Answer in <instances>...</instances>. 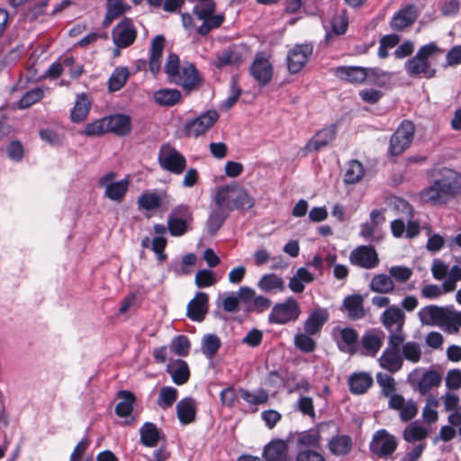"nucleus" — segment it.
Segmentation results:
<instances>
[{"label":"nucleus","instance_id":"f257e3e1","mask_svg":"<svg viewBox=\"0 0 461 461\" xmlns=\"http://www.w3.org/2000/svg\"><path fill=\"white\" fill-rule=\"evenodd\" d=\"M460 194L461 176L448 170L440 178L433 181L430 185L423 188L419 193V196L424 203L431 205H441Z\"/></svg>","mask_w":461,"mask_h":461},{"label":"nucleus","instance_id":"f03ea898","mask_svg":"<svg viewBox=\"0 0 461 461\" xmlns=\"http://www.w3.org/2000/svg\"><path fill=\"white\" fill-rule=\"evenodd\" d=\"M418 316L420 322L425 325L439 326L453 330H456L461 325L460 314L449 307L428 305L419 311Z\"/></svg>","mask_w":461,"mask_h":461},{"label":"nucleus","instance_id":"7ed1b4c3","mask_svg":"<svg viewBox=\"0 0 461 461\" xmlns=\"http://www.w3.org/2000/svg\"><path fill=\"white\" fill-rule=\"evenodd\" d=\"M214 203H221L226 210L230 211L250 209L255 204V199L248 191L239 185H229L217 189Z\"/></svg>","mask_w":461,"mask_h":461},{"label":"nucleus","instance_id":"20e7f679","mask_svg":"<svg viewBox=\"0 0 461 461\" xmlns=\"http://www.w3.org/2000/svg\"><path fill=\"white\" fill-rule=\"evenodd\" d=\"M439 52L436 43L430 42L421 46L416 55L405 63V69L411 77L431 78L436 75V69L431 67L429 59Z\"/></svg>","mask_w":461,"mask_h":461},{"label":"nucleus","instance_id":"39448f33","mask_svg":"<svg viewBox=\"0 0 461 461\" xmlns=\"http://www.w3.org/2000/svg\"><path fill=\"white\" fill-rule=\"evenodd\" d=\"M193 14L196 20L202 22L196 28L197 33L201 36H205L211 31L220 28L225 21L224 14L216 13L215 2L194 4Z\"/></svg>","mask_w":461,"mask_h":461},{"label":"nucleus","instance_id":"423d86ee","mask_svg":"<svg viewBox=\"0 0 461 461\" xmlns=\"http://www.w3.org/2000/svg\"><path fill=\"white\" fill-rule=\"evenodd\" d=\"M302 314L300 303L293 296L273 305L267 321L274 325H286L295 322Z\"/></svg>","mask_w":461,"mask_h":461},{"label":"nucleus","instance_id":"0eeeda50","mask_svg":"<svg viewBox=\"0 0 461 461\" xmlns=\"http://www.w3.org/2000/svg\"><path fill=\"white\" fill-rule=\"evenodd\" d=\"M397 438L385 429L376 430L369 442V451L377 458H391L398 447Z\"/></svg>","mask_w":461,"mask_h":461},{"label":"nucleus","instance_id":"6e6552de","mask_svg":"<svg viewBox=\"0 0 461 461\" xmlns=\"http://www.w3.org/2000/svg\"><path fill=\"white\" fill-rule=\"evenodd\" d=\"M403 341L402 337H388L387 347L378 359L379 366L383 369L394 374L402 367L403 358L401 354V346Z\"/></svg>","mask_w":461,"mask_h":461},{"label":"nucleus","instance_id":"1a4fd4ad","mask_svg":"<svg viewBox=\"0 0 461 461\" xmlns=\"http://www.w3.org/2000/svg\"><path fill=\"white\" fill-rule=\"evenodd\" d=\"M219 119L215 110H208L185 122L183 132L188 138H199L210 131Z\"/></svg>","mask_w":461,"mask_h":461},{"label":"nucleus","instance_id":"9d476101","mask_svg":"<svg viewBox=\"0 0 461 461\" xmlns=\"http://www.w3.org/2000/svg\"><path fill=\"white\" fill-rule=\"evenodd\" d=\"M158 161L163 169L176 175L182 174L186 167L185 158L168 144L161 146L158 151Z\"/></svg>","mask_w":461,"mask_h":461},{"label":"nucleus","instance_id":"9b49d317","mask_svg":"<svg viewBox=\"0 0 461 461\" xmlns=\"http://www.w3.org/2000/svg\"><path fill=\"white\" fill-rule=\"evenodd\" d=\"M414 125L410 121H403L392 135L389 141V153L399 156L407 149L414 137Z\"/></svg>","mask_w":461,"mask_h":461},{"label":"nucleus","instance_id":"f8f14e48","mask_svg":"<svg viewBox=\"0 0 461 461\" xmlns=\"http://www.w3.org/2000/svg\"><path fill=\"white\" fill-rule=\"evenodd\" d=\"M406 316L402 309L397 305H391L380 315V321L390 333L389 336L402 337L405 340L403 327Z\"/></svg>","mask_w":461,"mask_h":461},{"label":"nucleus","instance_id":"ddd939ff","mask_svg":"<svg viewBox=\"0 0 461 461\" xmlns=\"http://www.w3.org/2000/svg\"><path fill=\"white\" fill-rule=\"evenodd\" d=\"M239 297L249 312L262 313L268 310L272 304L269 298L257 294L256 291L249 286L240 287Z\"/></svg>","mask_w":461,"mask_h":461},{"label":"nucleus","instance_id":"4468645a","mask_svg":"<svg viewBox=\"0 0 461 461\" xmlns=\"http://www.w3.org/2000/svg\"><path fill=\"white\" fill-rule=\"evenodd\" d=\"M115 174L109 172L99 179V185L104 187V195L112 201L120 203L124 198L128 187V179H122L114 182Z\"/></svg>","mask_w":461,"mask_h":461},{"label":"nucleus","instance_id":"2eb2a0df","mask_svg":"<svg viewBox=\"0 0 461 461\" xmlns=\"http://www.w3.org/2000/svg\"><path fill=\"white\" fill-rule=\"evenodd\" d=\"M349 262L364 269H373L378 266L379 258L374 247L360 245L350 252Z\"/></svg>","mask_w":461,"mask_h":461},{"label":"nucleus","instance_id":"dca6fc26","mask_svg":"<svg viewBox=\"0 0 461 461\" xmlns=\"http://www.w3.org/2000/svg\"><path fill=\"white\" fill-rule=\"evenodd\" d=\"M313 51V45L311 43L297 44L288 51L286 61L290 73L300 72L308 62Z\"/></svg>","mask_w":461,"mask_h":461},{"label":"nucleus","instance_id":"f3484780","mask_svg":"<svg viewBox=\"0 0 461 461\" xmlns=\"http://www.w3.org/2000/svg\"><path fill=\"white\" fill-rule=\"evenodd\" d=\"M332 334L340 351L351 355L356 352L358 334L354 329L336 327Z\"/></svg>","mask_w":461,"mask_h":461},{"label":"nucleus","instance_id":"a211bd4d","mask_svg":"<svg viewBox=\"0 0 461 461\" xmlns=\"http://www.w3.org/2000/svg\"><path fill=\"white\" fill-rule=\"evenodd\" d=\"M137 32L132 22L125 18L113 30V41L119 48H127L136 39Z\"/></svg>","mask_w":461,"mask_h":461},{"label":"nucleus","instance_id":"6ab92c4d","mask_svg":"<svg viewBox=\"0 0 461 461\" xmlns=\"http://www.w3.org/2000/svg\"><path fill=\"white\" fill-rule=\"evenodd\" d=\"M250 74L259 85H267L272 78L273 68L265 53H258L250 66Z\"/></svg>","mask_w":461,"mask_h":461},{"label":"nucleus","instance_id":"aec40b11","mask_svg":"<svg viewBox=\"0 0 461 461\" xmlns=\"http://www.w3.org/2000/svg\"><path fill=\"white\" fill-rule=\"evenodd\" d=\"M390 409L399 411L402 421L411 420L418 413V404L413 400H405L402 395H395L388 401Z\"/></svg>","mask_w":461,"mask_h":461},{"label":"nucleus","instance_id":"412c9836","mask_svg":"<svg viewBox=\"0 0 461 461\" xmlns=\"http://www.w3.org/2000/svg\"><path fill=\"white\" fill-rule=\"evenodd\" d=\"M340 311L345 312L351 321H358L366 316L364 308V297L358 294H353L344 298Z\"/></svg>","mask_w":461,"mask_h":461},{"label":"nucleus","instance_id":"4be33fe9","mask_svg":"<svg viewBox=\"0 0 461 461\" xmlns=\"http://www.w3.org/2000/svg\"><path fill=\"white\" fill-rule=\"evenodd\" d=\"M332 73L339 79L351 84H361L368 77V68L357 66H339L333 68Z\"/></svg>","mask_w":461,"mask_h":461},{"label":"nucleus","instance_id":"5701e85b","mask_svg":"<svg viewBox=\"0 0 461 461\" xmlns=\"http://www.w3.org/2000/svg\"><path fill=\"white\" fill-rule=\"evenodd\" d=\"M172 82L181 86L185 90H193L200 83L198 71L192 63L185 62L181 66L178 74Z\"/></svg>","mask_w":461,"mask_h":461},{"label":"nucleus","instance_id":"b1692460","mask_svg":"<svg viewBox=\"0 0 461 461\" xmlns=\"http://www.w3.org/2000/svg\"><path fill=\"white\" fill-rule=\"evenodd\" d=\"M336 125L331 124L319 131L304 146L305 152H314L330 144L336 137Z\"/></svg>","mask_w":461,"mask_h":461},{"label":"nucleus","instance_id":"393cba45","mask_svg":"<svg viewBox=\"0 0 461 461\" xmlns=\"http://www.w3.org/2000/svg\"><path fill=\"white\" fill-rule=\"evenodd\" d=\"M172 202V198L165 192H145L138 199V204L140 208L151 211L165 205L167 207Z\"/></svg>","mask_w":461,"mask_h":461},{"label":"nucleus","instance_id":"a878e982","mask_svg":"<svg viewBox=\"0 0 461 461\" xmlns=\"http://www.w3.org/2000/svg\"><path fill=\"white\" fill-rule=\"evenodd\" d=\"M329 318L330 312L328 309L321 307L314 309L303 321V330L308 334L317 335L321 332Z\"/></svg>","mask_w":461,"mask_h":461},{"label":"nucleus","instance_id":"bb28decb","mask_svg":"<svg viewBox=\"0 0 461 461\" xmlns=\"http://www.w3.org/2000/svg\"><path fill=\"white\" fill-rule=\"evenodd\" d=\"M418 10L414 5H409L395 13L390 25L393 30L402 31L412 24L418 18Z\"/></svg>","mask_w":461,"mask_h":461},{"label":"nucleus","instance_id":"cd10ccee","mask_svg":"<svg viewBox=\"0 0 461 461\" xmlns=\"http://www.w3.org/2000/svg\"><path fill=\"white\" fill-rule=\"evenodd\" d=\"M208 295L205 293H197L187 304V316L194 321H203L207 312Z\"/></svg>","mask_w":461,"mask_h":461},{"label":"nucleus","instance_id":"c85d7f7f","mask_svg":"<svg viewBox=\"0 0 461 461\" xmlns=\"http://www.w3.org/2000/svg\"><path fill=\"white\" fill-rule=\"evenodd\" d=\"M257 286L265 294L284 293L285 284L283 277L274 273L264 274L258 281Z\"/></svg>","mask_w":461,"mask_h":461},{"label":"nucleus","instance_id":"c756f323","mask_svg":"<svg viewBox=\"0 0 461 461\" xmlns=\"http://www.w3.org/2000/svg\"><path fill=\"white\" fill-rule=\"evenodd\" d=\"M176 411L181 424H190L195 420L197 411L196 402L193 398L185 397L176 403Z\"/></svg>","mask_w":461,"mask_h":461},{"label":"nucleus","instance_id":"7c9ffc66","mask_svg":"<svg viewBox=\"0 0 461 461\" xmlns=\"http://www.w3.org/2000/svg\"><path fill=\"white\" fill-rule=\"evenodd\" d=\"M108 132L118 136H126L131 131V120L129 115L116 113L107 116Z\"/></svg>","mask_w":461,"mask_h":461},{"label":"nucleus","instance_id":"2f4dec72","mask_svg":"<svg viewBox=\"0 0 461 461\" xmlns=\"http://www.w3.org/2000/svg\"><path fill=\"white\" fill-rule=\"evenodd\" d=\"M263 456L266 461H288L287 444L283 439H275L264 448Z\"/></svg>","mask_w":461,"mask_h":461},{"label":"nucleus","instance_id":"473e14b6","mask_svg":"<svg viewBox=\"0 0 461 461\" xmlns=\"http://www.w3.org/2000/svg\"><path fill=\"white\" fill-rule=\"evenodd\" d=\"M165 45L163 35H157L151 42L149 50V70L153 75H157L161 68V58Z\"/></svg>","mask_w":461,"mask_h":461},{"label":"nucleus","instance_id":"72a5a7b5","mask_svg":"<svg viewBox=\"0 0 461 461\" xmlns=\"http://www.w3.org/2000/svg\"><path fill=\"white\" fill-rule=\"evenodd\" d=\"M228 215L229 212L221 203H214V208L206 222L208 233L214 235L221 229Z\"/></svg>","mask_w":461,"mask_h":461},{"label":"nucleus","instance_id":"f704fd0d","mask_svg":"<svg viewBox=\"0 0 461 461\" xmlns=\"http://www.w3.org/2000/svg\"><path fill=\"white\" fill-rule=\"evenodd\" d=\"M167 371L171 375L173 382L177 385H182L189 380L190 370L185 360H174L167 366Z\"/></svg>","mask_w":461,"mask_h":461},{"label":"nucleus","instance_id":"c9c22d12","mask_svg":"<svg viewBox=\"0 0 461 461\" xmlns=\"http://www.w3.org/2000/svg\"><path fill=\"white\" fill-rule=\"evenodd\" d=\"M313 280V274L305 267H299L289 279L288 287L293 293L300 294L304 291L305 285L312 283Z\"/></svg>","mask_w":461,"mask_h":461},{"label":"nucleus","instance_id":"e433bc0d","mask_svg":"<svg viewBox=\"0 0 461 461\" xmlns=\"http://www.w3.org/2000/svg\"><path fill=\"white\" fill-rule=\"evenodd\" d=\"M372 384L373 378L366 372L354 373L348 378L349 390L354 394L365 393Z\"/></svg>","mask_w":461,"mask_h":461},{"label":"nucleus","instance_id":"4c0bfd02","mask_svg":"<svg viewBox=\"0 0 461 461\" xmlns=\"http://www.w3.org/2000/svg\"><path fill=\"white\" fill-rule=\"evenodd\" d=\"M369 288L372 292L381 294H388L394 292L395 285L390 275L383 273L376 274L372 277Z\"/></svg>","mask_w":461,"mask_h":461},{"label":"nucleus","instance_id":"58836bf2","mask_svg":"<svg viewBox=\"0 0 461 461\" xmlns=\"http://www.w3.org/2000/svg\"><path fill=\"white\" fill-rule=\"evenodd\" d=\"M140 442L148 447H154L161 438V432L152 422H145L140 429Z\"/></svg>","mask_w":461,"mask_h":461},{"label":"nucleus","instance_id":"ea45409f","mask_svg":"<svg viewBox=\"0 0 461 461\" xmlns=\"http://www.w3.org/2000/svg\"><path fill=\"white\" fill-rule=\"evenodd\" d=\"M352 439L348 435H337L328 443L331 454L340 456L348 455L352 449Z\"/></svg>","mask_w":461,"mask_h":461},{"label":"nucleus","instance_id":"a19ab883","mask_svg":"<svg viewBox=\"0 0 461 461\" xmlns=\"http://www.w3.org/2000/svg\"><path fill=\"white\" fill-rule=\"evenodd\" d=\"M428 436V429L417 421L411 422L402 431V438L408 443L423 441Z\"/></svg>","mask_w":461,"mask_h":461},{"label":"nucleus","instance_id":"79ce46f5","mask_svg":"<svg viewBox=\"0 0 461 461\" xmlns=\"http://www.w3.org/2000/svg\"><path fill=\"white\" fill-rule=\"evenodd\" d=\"M90 102L85 94L77 96L75 105L71 111V120L74 122H80L86 119L90 110Z\"/></svg>","mask_w":461,"mask_h":461},{"label":"nucleus","instance_id":"37998d69","mask_svg":"<svg viewBox=\"0 0 461 461\" xmlns=\"http://www.w3.org/2000/svg\"><path fill=\"white\" fill-rule=\"evenodd\" d=\"M118 397L121 401L115 406V413L120 417H128L133 410L135 396L129 391H120Z\"/></svg>","mask_w":461,"mask_h":461},{"label":"nucleus","instance_id":"c03bdc74","mask_svg":"<svg viewBox=\"0 0 461 461\" xmlns=\"http://www.w3.org/2000/svg\"><path fill=\"white\" fill-rule=\"evenodd\" d=\"M221 346L220 338L212 333L205 334L201 341V351L208 358L212 359Z\"/></svg>","mask_w":461,"mask_h":461},{"label":"nucleus","instance_id":"a18cd8bd","mask_svg":"<svg viewBox=\"0 0 461 461\" xmlns=\"http://www.w3.org/2000/svg\"><path fill=\"white\" fill-rule=\"evenodd\" d=\"M440 383L441 377L436 371H426L420 379L417 389L420 394L425 395Z\"/></svg>","mask_w":461,"mask_h":461},{"label":"nucleus","instance_id":"49530a36","mask_svg":"<svg viewBox=\"0 0 461 461\" xmlns=\"http://www.w3.org/2000/svg\"><path fill=\"white\" fill-rule=\"evenodd\" d=\"M181 93L176 89H159L154 93L157 104L163 106H173L180 101Z\"/></svg>","mask_w":461,"mask_h":461},{"label":"nucleus","instance_id":"de8ad7c7","mask_svg":"<svg viewBox=\"0 0 461 461\" xmlns=\"http://www.w3.org/2000/svg\"><path fill=\"white\" fill-rule=\"evenodd\" d=\"M240 397L249 405H262L267 402L269 394L266 389L258 388L253 392L240 389Z\"/></svg>","mask_w":461,"mask_h":461},{"label":"nucleus","instance_id":"09e8293b","mask_svg":"<svg viewBox=\"0 0 461 461\" xmlns=\"http://www.w3.org/2000/svg\"><path fill=\"white\" fill-rule=\"evenodd\" d=\"M241 59L242 57L240 52L235 49L228 48L217 55L214 64L218 68H221L226 66L236 65L240 63Z\"/></svg>","mask_w":461,"mask_h":461},{"label":"nucleus","instance_id":"8fccbe9b","mask_svg":"<svg viewBox=\"0 0 461 461\" xmlns=\"http://www.w3.org/2000/svg\"><path fill=\"white\" fill-rule=\"evenodd\" d=\"M360 342L366 355L370 357H375L383 345L382 338L375 333H366Z\"/></svg>","mask_w":461,"mask_h":461},{"label":"nucleus","instance_id":"3c124183","mask_svg":"<svg viewBox=\"0 0 461 461\" xmlns=\"http://www.w3.org/2000/svg\"><path fill=\"white\" fill-rule=\"evenodd\" d=\"M376 382L382 389V394L387 398L393 399V396L399 395L395 393L396 392V384L390 375L384 373H377L376 374Z\"/></svg>","mask_w":461,"mask_h":461},{"label":"nucleus","instance_id":"603ef678","mask_svg":"<svg viewBox=\"0 0 461 461\" xmlns=\"http://www.w3.org/2000/svg\"><path fill=\"white\" fill-rule=\"evenodd\" d=\"M365 175L363 165L357 160H351L348 164L345 172L344 181L346 184H356L359 182Z\"/></svg>","mask_w":461,"mask_h":461},{"label":"nucleus","instance_id":"864d4df0","mask_svg":"<svg viewBox=\"0 0 461 461\" xmlns=\"http://www.w3.org/2000/svg\"><path fill=\"white\" fill-rule=\"evenodd\" d=\"M129 70L126 68H117L111 75L108 87L111 92L119 91L126 84L129 77Z\"/></svg>","mask_w":461,"mask_h":461},{"label":"nucleus","instance_id":"5fc2aeb1","mask_svg":"<svg viewBox=\"0 0 461 461\" xmlns=\"http://www.w3.org/2000/svg\"><path fill=\"white\" fill-rule=\"evenodd\" d=\"M178 392L172 386H163L159 390L157 403L162 410L170 408L176 401Z\"/></svg>","mask_w":461,"mask_h":461},{"label":"nucleus","instance_id":"6e6d98bb","mask_svg":"<svg viewBox=\"0 0 461 461\" xmlns=\"http://www.w3.org/2000/svg\"><path fill=\"white\" fill-rule=\"evenodd\" d=\"M312 336L313 335L308 334L304 330L298 332L294 335V345L303 353H312L316 348V342Z\"/></svg>","mask_w":461,"mask_h":461},{"label":"nucleus","instance_id":"4d7b16f0","mask_svg":"<svg viewBox=\"0 0 461 461\" xmlns=\"http://www.w3.org/2000/svg\"><path fill=\"white\" fill-rule=\"evenodd\" d=\"M438 405V400L434 395H429L426 399L425 406L422 410V419L427 424L434 423L438 419L437 407Z\"/></svg>","mask_w":461,"mask_h":461},{"label":"nucleus","instance_id":"13d9d810","mask_svg":"<svg viewBox=\"0 0 461 461\" xmlns=\"http://www.w3.org/2000/svg\"><path fill=\"white\" fill-rule=\"evenodd\" d=\"M402 358L411 362L418 363L421 357L422 351L420 344L415 341L402 342Z\"/></svg>","mask_w":461,"mask_h":461},{"label":"nucleus","instance_id":"bf43d9fd","mask_svg":"<svg viewBox=\"0 0 461 461\" xmlns=\"http://www.w3.org/2000/svg\"><path fill=\"white\" fill-rule=\"evenodd\" d=\"M44 96V91L41 87H35L23 94L21 99L16 104V107L19 109H26L32 104L39 102Z\"/></svg>","mask_w":461,"mask_h":461},{"label":"nucleus","instance_id":"052dcab7","mask_svg":"<svg viewBox=\"0 0 461 461\" xmlns=\"http://www.w3.org/2000/svg\"><path fill=\"white\" fill-rule=\"evenodd\" d=\"M392 75L391 72L384 71L377 68H368V77L366 79L373 85L384 87L390 83Z\"/></svg>","mask_w":461,"mask_h":461},{"label":"nucleus","instance_id":"680f3d73","mask_svg":"<svg viewBox=\"0 0 461 461\" xmlns=\"http://www.w3.org/2000/svg\"><path fill=\"white\" fill-rule=\"evenodd\" d=\"M171 350L179 357H186L189 354L191 343L185 335H179L172 339Z\"/></svg>","mask_w":461,"mask_h":461},{"label":"nucleus","instance_id":"e2e57ef3","mask_svg":"<svg viewBox=\"0 0 461 461\" xmlns=\"http://www.w3.org/2000/svg\"><path fill=\"white\" fill-rule=\"evenodd\" d=\"M192 225L176 218L167 217V230L174 237H181L192 230Z\"/></svg>","mask_w":461,"mask_h":461},{"label":"nucleus","instance_id":"0e129e2a","mask_svg":"<svg viewBox=\"0 0 461 461\" xmlns=\"http://www.w3.org/2000/svg\"><path fill=\"white\" fill-rule=\"evenodd\" d=\"M393 281L403 284L411 279L412 276V269L404 266H393L388 271Z\"/></svg>","mask_w":461,"mask_h":461},{"label":"nucleus","instance_id":"69168bd1","mask_svg":"<svg viewBox=\"0 0 461 461\" xmlns=\"http://www.w3.org/2000/svg\"><path fill=\"white\" fill-rule=\"evenodd\" d=\"M108 132L107 116L87 123L84 133L86 136H99Z\"/></svg>","mask_w":461,"mask_h":461},{"label":"nucleus","instance_id":"338daca9","mask_svg":"<svg viewBox=\"0 0 461 461\" xmlns=\"http://www.w3.org/2000/svg\"><path fill=\"white\" fill-rule=\"evenodd\" d=\"M168 216L172 218H176V220H180L191 225L193 224L194 221L193 211L188 205L185 204H178L175 206L171 210Z\"/></svg>","mask_w":461,"mask_h":461},{"label":"nucleus","instance_id":"774afa93","mask_svg":"<svg viewBox=\"0 0 461 461\" xmlns=\"http://www.w3.org/2000/svg\"><path fill=\"white\" fill-rule=\"evenodd\" d=\"M449 292L445 287V283L442 285H424L420 290L422 297L429 300L437 299L443 295L445 293Z\"/></svg>","mask_w":461,"mask_h":461}]
</instances>
